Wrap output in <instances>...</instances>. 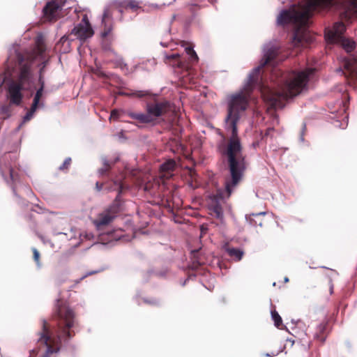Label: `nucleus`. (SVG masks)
I'll return each instance as SVG.
<instances>
[{"label": "nucleus", "instance_id": "72a5a7b5", "mask_svg": "<svg viewBox=\"0 0 357 357\" xmlns=\"http://www.w3.org/2000/svg\"><path fill=\"white\" fill-rule=\"evenodd\" d=\"M38 52L40 55H42L45 52V48L42 45H38Z\"/></svg>", "mask_w": 357, "mask_h": 357}, {"label": "nucleus", "instance_id": "f03ea898", "mask_svg": "<svg viewBox=\"0 0 357 357\" xmlns=\"http://www.w3.org/2000/svg\"><path fill=\"white\" fill-rule=\"evenodd\" d=\"M333 0H307L306 3L300 9L292 8L282 10L277 18L280 25L292 24L298 26V29L294 34L292 43L295 46L302 44L305 40L303 33H301L299 29L308 26L309 20L314 11H319L331 6Z\"/></svg>", "mask_w": 357, "mask_h": 357}, {"label": "nucleus", "instance_id": "6ab92c4d", "mask_svg": "<svg viewBox=\"0 0 357 357\" xmlns=\"http://www.w3.org/2000/svg\"><path fill=\"white\" fill-rule=\"evenodd\" d=\"M327 323H321L320 324L317 328V332L314 335V338L319 341L321 343H324L326 335H325V331L326 330Z\"/></svg>", "mask_w": 357, "mask_h": 357}, {"label": "nucleus", "instance_id": "cd10ccee", "mask_svg": "<svg viewBox=\"0 0 357 357\" xmlns=\"http://www.w3.org/2000/svg\"><path fill=\"white\" fill-rule=\"evenodd\" d=\"M274 128H268L266 130L265 132L262 135V139H265L266 137H273V133L274 132Z\"/></svg>", "mask_w": 357, "mask_h": 357}, {"label": "nucleus", "instance_id": "9d476101", "mask_svg": "<svg viewBox=\"0 0 357 357\" xmlns=\"http://www.w3.org/2000/svg\"><path fill=\"white\" fill-rule=\"evenodd\" d=\"M346 31V26L342 22H335L331 29L325 31V37L330 43H338L344 38L343 34Z\"/></svg>", "mask_w": 357, "mask_h": 357}, {"label": "nucleus", "instance_id": "393cba45", "mask_svg": "<svg viewBox=\"0 0 357 357\" xmlns=\"http://www.w3.org/2000/svg\"><path fill=\"white\" fill-rule=\"evenodd\" d=\"M72 160L70 158H67L64 160L63 163L59 167V169L60 171H67L68 170L70 165H71Z\"/></svg>", "mask_w": 357, "mask_h": 357}, {"label": "nucleus", "instance_id": "6e6552de", "mask_svg": "<svg viewBox=\"0 0 357 357\" xmlns=\"http://www.w3.org/2000/svg\"><path fill=\"white\" fill-rule=\"evenodd\" d=\"M344 72L343 73L348 84L357 89V56L350 55L344 59Z\"/></svg>", "mask_w": 357, "mask_h": 357}, {"label": "nucleus", "instance_id": "f3484780", "mask_svg": "<svg viewBox=\"0 0 357 357\" xmlns=\"http://www.w3.org/2000/svg\"><path fill=\"white\" fill-rule=\"evenodd\" d=\"M211 2V0H192V2L188 5L187 9L192 13L194 17L196 13L203 6L206 5V3Z\"/></svg>", "mask_w": 357, "mask_h": 357}, {"label": "nucleus", "instance_id": "20e7f679", "mask_svg": "<svg viewBox=\"0 0 357 357\" xmlns=\"http://www.w3.org/2000/svg\"><path fill=\"white\" fill-rule=\"evenodd\" d=\"M20 172L15 153H6L0 158V173L6 182L10 185L15 195L16 185L21 179Z\"/></svg>", "mask_w": 357, "mask_h": 357}, {"label": "nucleus", "instance_id": "4c0bfd02", "mask_svg": "<svg viewBox=\"0 0 357 357\" xmlns=\"http://www.w3.org/2000/svg\"><path fill=\"white\" fill-rule=\"evenodd\" d=\"M285 281L287 282L289 281V279L287 278H285Z\"/></svg>", "mask_w": 357, "mask_h": 357}, {"label": "nucleus", "instance_id": "4be33fe9", "mask_svg": "<svg viewBox=\"0 0 357 357\" xmlns=\"http://www.w3.org/2000/svg\"><path fill=\"white\" fill-rule=\"evenodd\" d=\"M227 253L231 257L235 258L237 261H240L243 255V252L237 248H228Z\"/></svg>", "mask_w": 357, "mask_h": 357}, {"label": "nucleus", "instance_id": "dca6fc26", "mask_svg": "<svg viewBox=\"0 0 357 357\" xmlns=\"http://www.w3.org/2000/svg\"><path fill=\"white\" fill-rule=\"evenodd\" d=\"M142 3L137 0H124L120 3V8L125 10H130L137 12L142 9Z\"/></svg>", "mask_w": 357, "mask_h": 357}, {"label": "nucleus", "instance_id": "473e14b6", "mask_svg": "<svg viewBox=\"0 0 357 357\" xmlns=\"http://www.w3.org/2000/svg\"><path fill=\"white\" fill-rule=\"evenodd\" d=\"M328 284H329V291L330 294H333V289H334V284L331 279H329L328 280Z\"/></svg>", "mask_w": 357, "mask_h": 357}, {"label": "nucleus", "instance_id": "bb28decb", "mask_svg": "<svg viewBox=\"0 0 357 357\" xmlns=\"http://www.w3.org/2000/svg\"><path fill=\"white\" fill-rule=\"evenodd\" d=\"M153 188V184L150 182H148L144 185V191L148 192L150 194H152V193H154Z\"/></svg>", "mask_w": 357, "mask_h": 357}, {"label": "nucleus", "instance_id": "aec40b11", "mask_svg": "<svg viewBox=\"0 0 357 357\" xmlns=\"http://www.w3.org/2000/svg\"><path fill=\"white\" fill-rule=\"evenodd\" d=\"M186 54L189 56V61L187 64H188V66L190 65H193L198 62L199 58L195 52V51L193 50V48L191 46H188L185 48Z\"/></svg>", "mask_w": 357, "mask_h": 357}, {"label": "nucleus", "instance_id": "f257e3e1", "mask_svg": "<svg viewBox=\"0 0 357 357\" xmlns=\"http://www.w3.org/2000/svg\"><path fill=\"white\" fill-rule=\"evenodd\" d=\"M280 49L277 46L267 48L264 58L259 66L255 68L249 74L248 80L243 89L238 93L230 96L228 102L227 114L225 119V128L231 132V136L226 139L221 135L222 139L217 144L219 153L227 158L230 178L225 183L227 197H229L236 186L242 179L245 170V156L243 154V146L238 135L237 123L241 118V114L246 110L250 94L253 89L259 86L261 94L264 101L273 109H281L285 105V102L295 97L306 88L309 79L315 72V68H307L301 71L291 70L283 72L274 68L271 79L275 82L278 90L264 86L261 83V71L266 65H275Z\"/></svg>", "mask_w": 357, "mask_h": 357}, {"label": "nucleus", "instance_id": "7ed1b4c3", "mask_svg": "<svg viewBox=\"0 0 357 357\" xmlns=\"http://www.w3.org/2000/svg\"><path fill=\"white\" fill-rule=\"evenodd\" d=\"M20 73L16 80L8 84V93L10 102L19 105L22 100V90H29L32 84L31 67L33 59L25 61L22 55L18 56Z\"/></svg>", "mask_w": 357, "mask_h": 357}, {"label": "nucleus", "instance_id": "9b49d317", "mask_svg": "<svg viewBox=\"0 0 357 357\" xmlns=\"http://www.w3.org/2000/svg\"><path fill=\"white\" fill-rule=\"evenodd\" d=\"M223 199V192L218 190L216 194L211 197V203L209 204L211 214L219 219L223 218V209L220 203V202H222Z\"/></svg>", "mask_w": 357, "mask_h": 357}, {"label": "nucleus", "instance_id": "2eb2a0df", "mask_svg": "<svg viewBox=\"0 0 357 357\" xmlns=\"http://www.w3.org/2000/svg\"><path fill=\"white\" fill-rule=\"evenodd\" d=\"M164 61L166 63H168L173 67L186 70H188L190 68L188 64H186L185 62L181 60L180 55L178 54H171L166 55L165 56Z\"/></svg>", "mask_w": 357, "mask_h": 357}, {"label": "nucleus", "instance_id": "ddd939ff", "mask_svg": "<svg viewBox=\"0 0 357 357\" xmlns=\"http://www.w3.org/2000/svg\"><path fill=\"white\" fill-rule=\"evenodd\" d=\"M117 211L114 207L105 210L100 213L97 218L93 221L98 228H101L109 225L116 217Z\"/></svg>", "mask_w": 357, "mask_h": 357}, {"label": "nucleus", "instance_id": "2f4dec72", "mask_svg": "<svg viewBox=\"0 0 357 357\" xmlns=\"http://www.w3.org/2000/svg\"><path fill=\"white\" fill-rule=\"evenodd\" d=\"M38 84L40 86L45 87V80L43 75H41V72H39Z\"/></svg>", "mask_w": 357, "mask_h": 357}, {"label": "nucleus", "instance_id": "7c9ffc66", "mask_svg": "<svg viewBox=\"0 0 357 357\" xmlns=\"http://www.w3.org/2000/svg\"><path fill=\"white\" fill-rule=\"evenodd\" d=\"M44 89L45 87H43V86H40L38 89L36 91L34 96L36 97L37 98H41L43 94Z\"/></svg>", "mask_w": 357, "mask_h": 357}, {"label": "nucleus", "instance_id": "0eeeda50", "mask_svg": "<svg viewBox=\"0 0 357 357\" xmlns=\"http://www.w3.org/2000/svg\"><path fill=\"white\" fill-rule=\"evenodd\" d=\"M82 21L84 22L79 23L72 29L69 34L61 37L59 43L63 45L68 42V45H69L70 42L77 39L80 40L82 44L86 39L92 37L94 32L89 22L84 18Z\"/></svg>", "mask_w": 357, "mask_h": 357}, {"label": "nucleus", "instance_id": "423d86ee", "mask_svg": "<svg viewBox=\"0 0 357 357\" xmlns=\"http://www.w3.org/2000/svg\"><path fill=\"white\" fill-rule=\"evenodd\" d=\"M158 124L164 129H170L178 120V109L169 101L158 102Z\"/></svg>", "mask_w": 357, "mask_h": 357}, {"label": "nucleus", "instance_id": "b1692460", "mask_svg": "<svg viewBox=\"0 0 357 357\" xmlns=\"http://www.w3.org/2000/svg\"><path fill=\"white\" fill-rule=\"evenodd\" d=\"M103 167L99 169V173L101 175L105 174L111 168L112 164L105 158L102 160Z\"/></svg>", "mask_w": 357, "mask_h": 357}, {"label": "nucleus", "instance_id": "f8f14e48", "mask_svg": "<svg viewBox=\"0 0 357 357\" xmlns=\"http://www.w3.org/2000/svg\"><path fill=\"white\" fill-rule=\"evenodd\" d=\"M176 167V162L174 160H168L160 165L159 171H158V185L159 179L162 183H165V180L170 178L173 175Z\"/></svg>", "mask_w": 357, "mask_h": 357}, {"label": "nucleus", "instance_id": "1a4fd4ad", "mask_svg": "<svg viewBox=\"0 0 357 357\" xmlns=\"http://www.w3.org/2000/svg\"><path fill=\"white\" fill-rule=\"evenodd\" d=\"M63 3L59 1H51L47 3L43 11L44 17L48 21H56L60 17Z\"/></svg>", "mask_w": 357, "mask_h": 357}, {"label": "nucleus", "instance_id": "4468645a", "mask_svg": "<svg viewBox=\"0 0 357 357\" xmlns=\"http://www.w3.org/2000/svg\"><path fill=\"white\" fill-rule=\"evenodd\" d=\"M102 24L104 26V29L102 32V37L106 38L107 36H109L112 30V12L109 8H106L104 10L102 19Z\"/></svg>", "mask_w": 357, "mask_h": 357}, {"label": "nucleus", "instance_id": "c756f323", "mask_svg": "<svg viewBox=\"0 0 357 357\" xmlns=\"http://www.w3.org/2000/svg\"><path fill=\"white\" fill-rule=\"evenodd\" d=\"M44 89L45 87H43V86H40L38 89L36 91L34 96L36 97L37 98H41L43 94Z\"/></svg>", "mask_w": 357, "mask_h": 357}, {"label": "nucleus", "instance_id": "a211bd4d", "mask_svg": "<svg viewBox=\"0 0 357 357\" xmlns=\"http://www.w3.org/2000/svg\"><path fill=\"white\" fill-rule=\"evenodd\" d=\"M40 98H37L34 96L31 108L24 117V122H26L31 120L39 106L43 107L44 104L43 102L40 104Z\"/></svg>", "mask_w": 357, "mask_h": 357}, {"label": "nucleus", "instance_id": "c85d7f7f", "mask_svg": "<svg viewBox=\"0 0 357 357\" xmlns=\"http://www.w3.org/2000/svg\"><path fill=\"white\" fill-rule=\"evenodd\" d=\"M120 117V112L116 109L112 111L110 114V119L116 120Z\"/></svg>", "mask_w": 357, "mask_h": 357}, {"label": "nucleus", "instance_id": "c9c22d12", "mask_svg": "<svg viewBox=\"0 0 357 357\" xmlns=\"http://www.w3.org/2000/svg\"><path fill=\"white\" fill-rule=\"evenodd\" d=\"M45 65V63L44 64V66L42 68H40V70L39 71V72H41V75H43V73Z\"/></svg>", "mask_w": 357, "mask_h": 357}, {"label": "nucleus", "instance_id": "412c9836", "mask_svg": "<svg viewBox=\"0 0 357 357\" xmlns=\"http://www.w3.org/2000/svg\"><path fill=\"white\" fill-rule=\"evenodd\" d=\"M338 43H341L343 48L347 52H351L356 47L355 42L349 38H343Z\"/></svg>", "mask_w": 357, "mask_h": 357}, {"label": "nucleus", "instance_id": "39448f33", "mask_svg": "<svg viewBox=\"0 0 357 357\" xmlns=\"http://www.w3.org/2000/svg\"><path fill=\"white\" fill-rule=\"evenodd\" d=\"M128 96L145 98L146 101V113H129V116L139 123H149L156 119V95L149 93L148 91H135L131 93H127Z\"/></svg>", "mask_w": 357, "mask_h": 357}, {"label": "nucleus", "instance_id": "e433bc0d", "mask_svg": "<svg viewBox=\"0 0 357 357\" xmlns=\"http://www.w3.org/2000/svg\"><path fill=\"white\" fill-rule=\"evenodd\" d=\"M259 225L261 227V226L263 225V223H262L261 222H260L259 223Z\"/></svg>", "mask_w": 357, "mask_h": 357}, {"label": "nucleus", "instance_id": "a878e982", "mask_svg": "<svg viewBox=\"0 0 357 357\" xmlns=\"http://www.w3.org/2000/svg\"><path fill=\"white\" fill-rule=\"evenodd\" d=\"M32 252H33V257L34 261L36 262L37 264H39V263H40L39 252L35 248H32Z\"/></svg>", "mask_w": 357, "mask_h": 357}, {"label": "nucleus", "instance_id": "5701e85b", "mask_svg": "<svg viewBox=\"0 0 357 357\" xmlns=\"http://www.w3.org/2000/svg\"><path fill=\"white\" fill-rule=\"evenodd\" d=\"M271 317L272 319L274 321V325L277 328H280V326H282V320L281 317L275 310L271 311Z\"/></svg>", "mask_w": 357, "mask_h": 357}, {"label": "nucleus", "instance_id": "f704fd0d", "mask_svg": "<svg viewBox=\"0 0 357 357\" xmlns=\"http://www.w3.org/2000/svg\"><path fill=\"white\" fill-rule=\"evenodd\" d=\"M102 186H103V183H99V182H96V188L97 190V191H100L102 188Z\"/></svg>", "mask_w": 357, "mask_h": 357}]
</instances>
